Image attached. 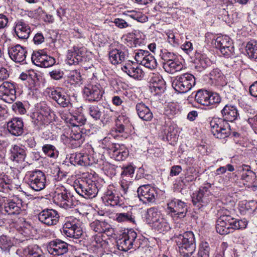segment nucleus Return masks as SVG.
Wrapping results in <instances>:
<instances>
[{"label": "nucleus", "mask_w": 257, "mask_h": 257, "mask_svg": "<svg viewBox=\"0 0 257 257\" xmlns=\"http://www.w3.org/2000/svg\"><path fill=\"white\" fill-rule=\"evenodd\" d=\"M223 118H214L210 122L212 134L218 139H224L230 135L229 125L227 121L232 122L239 117L236 107L226 104L221 110Z\"/></svg>", "instance_id": "f257e3e1"}, {"label": "nucleus", "mask_w": 257, "mask_h": 257, "mask_svg": "<svg viewBox=\"0 0 257 257\" xmlns=\"http://www.w3.org/2000/svg\"><path fill=\"white\" fill-rule=\"evenodd\" d=\"M247 225L245 219H239L229 215H223L216 221V231L221 235L233 232L235 230L243 229Z\"/></svg>", "instance_id": "f03ea898"}, {"label": "nucleus", "mask_w": 257, "mask_h": 257, "mask_svg": "<svg viewBox=\"0 0 257 257\" xmlns=\"http://www.w3.org/2000/svg\"><path fill=\"white\" fill-rule=\"evenodd\" d=\"M174 239L180 254L184 257H190L195 254L196 243L192 231L184 232L182 234H175Z\"/></svg>", "instance_id": "7ed1b4c3"}, {"label": "nucleus", "mask_w": 257, "mask_h": 257, "mask_svg": "<svg viewBox=\"0 0 257 257\" xmlns=\"http://www.w3.org/2000/svg\"><path fill=\"white\" fill-rule=\"evenodd\" d=\"M74 188L76 192L86 199L96 196L98 189L93 181L90 179H80L74 182Z\"/></svg>", "instance_id": "20e7f679"}, {"label": "nucleus", "mask_w": 257, "mask_h": 257, "mask_svg": "<svg viewBox=\"0 0 257 257\" xmlns=\"http://www.w3.org/2000/svg\"><path fill=\"white\" fill-rule=\"evenodd\" d=\"M24 180L26 183L35 191H40L46 187V175L39 170L28 171L24 177Z\"/></svg>", "instance_id": "39448f33"}, {"label": "nucleus", "mask_w": 257, "mask_h": 257, "mask_svg": "<svg viewBox=\"0 0 257 257\" xmlns=\"http://www.w3.org/2000/svg\"><path fill=\"white\" fill-rule=\"evenodd\" d=\"M195 85L194 76L190 73H184L176 76L172 82L176 91L184 93L189 91Z\"/></svg>", "instance_id": "423d86ee"}, {"label": "nucleus", "mask_w": 257, "mask_h": 257, "mask_svg": "<svg viewBox=\"0 0 257 257\" xmlns=\"http://www.w3.org/2000/svg\"><path fill=\"white\" fill-rule=\"evenodd\" d=\"M119 250L127 251L131 248H136L140 246L137 234L133 229H130L122 234V237L117 241Z\"/></svg>", "instance_id": "0eeeda50"}, {"label": "nucleus", "mask_w": 257, "mask_h": 257, "mask_svg": "<svg viewBox=\"0 0 257 257\" xmlns=\"http://www.w3.org/2000/svg\"><path fill=\"white\" fill-rule=\"evenodd\" d=\"M166 211L174 219L184 218L187 212L186 203L174 199L167 203Z\"/></svg>", "instance_id": "6e6552de"}, {"label": "nucleus", "mask_w": 257, "mask_h": 257, "mask_svg": "<svg viewBox=\"0 0 257 257\" xmlns=\"http://www.w3.org/2000/svg\"><path fill=\"white\" fill-rule=\"evenodd\" d=\"M62 232L69 237L80 238L83 233L81 222L76 218L69 219L63 225Z\"/></svg>", "instance_id": "1a4fd4ad"}, {"label": "nucleus", "mask_w": 257, "mask_h": 257, "mask_svg": "<svg viewBox=\"0 0 257 257\" xmlns=\"http://www.w3.org/2000/svg\"><path fill=\"white\" fill-rule=\"evenodd\" d=\"M195 100L201 105L211 106V108H213L220 102L221 98L217 93H211L207 90L200 89L197 91Z\"/></svg>", "instance_id": "9d476101"}, {"label": "nucleus", "mask_w": 257, "mask_h": 257, "mask_svg": "<svg viewBox=\"0 0 257 257\" xmlns=\"http://www.w3.org/2000/svg\"><path fill=\"white\" fill-rule=\"evenodd\" d=\"M55 194L54 200L65 209L73 208L77 203L75 197L64 187H62L61 192L56 191Z\"/></svg>", "instance_id": "9b49d317"}, {"label": "nucleus", "mask_w": 257, "mask_h": 257, "mask_svg": "<svg viewBox=\"0 0 257 257\" xmlns=\"http://www.w3.org/2000/svg\"><path fill=\"white\" fill-rule=\"evenodd\" d=\"M87 59V50L84 47L74 46L68 51L66 62L69 65H78Z\"/></svg>", "instance_id": "f8f14e48"}, {"label": "nucleus", "mask_w": 257, "mask_h": 257, "mask_svg": "<svg viewBox=\"0 0 257 257\" xmlns=\"http://www.w3.org/2000/svg\"><path fill=\"white\" fill-rule=\"evenodd\" d=\"M84 97L89 102L99 101L104 93L100 84H88L83 88Z\"/></svg>", "instance_id": "ddd939ff"}, {"label": "nucleus", "mask_w": 257, "mask_h": 257, "mask_svg": "<svg viewBox=\"0 0 257 257\" xmlns=\"http://www.w3.org/2000/svg\"><path fill=\"white\" fill-rule=\"evenodd\" d=\"M105 148L109 151L111 158L116 161H123L128 156V151L123 145L108 143L105 145Z\"/></svg>", "instance_id": "4468645a"}, {"label": "nucleus", "mask_w": 257, "mask_h": 257, "mask_svg": "<svg viewBox=\"0 0 257 257\" xmlns=\"http://www.w3.org/2000/svg\"><path fill=\"white\" fill-rule=\"evenodd\" d=\"M31 60L36 65L44 68L52 66L55 63V59L45 54L43 50L33 52Z\"/></svg>", "instance_id": "2eb2a0df"}, {"label": "nucleus", "mask_w": 257, "mask_h": 257, "mask_svg": "<svg viewBox=\"0 0 257 257\" xmlns=\"http://www.w3.org/2000/svg\"><path fill=\"white\" fill-rule=\"evenodd\" d=\"M16 87L13 83L5 81L0 85V98L11 103L16 99Z\"/></svg>", "instance_id": "dca6fc26"}, {"label": "nucleus", "mask_w": 257, "mask_h": 257, "mask_svg": "<svg viewBox=\"0 0 257 257\" xmlns=\"http://www.w3.org/2000/svg\"><path fill=\"white\" fill-rule=\"evenodd\" d=\"M137 192L140 201L144 203L154 202L157 196L155 188L149 184L140 186Z\"/></svg>", "instance_id": "f3484780"}, {"label": "nucleus", "mask_w": 257, "mask_h": 257, "mask_svg": "<svg viewBox=\"0 0 257 257\" xmlns=\"http://www.w3.org/2000/svg\"><path fill=\"white\" fill-rule=\"evenodd\" d=\"M58 212L52 209H45L38 214V219L42 223L51 226L56 224L59 219Z\"/></svg>", "instance_id": "a211bd4d"}, {"label": "nucleus", "mask_w": 257, "mask_h": 257, "mask_svg": "<svg viewBox=\"0 0 257 257\" xmlns=\"http://www.w3.org/2000/svg\"><path fill=\"white\" fill-rule=\"evenodd\" d=\"M103 202L107 206H121L123 204L121 200L112 186H109L102 197Z\"/></svg>", "instance_id": "6ab92c4d"}, {"label": "nucleus", "mask_w": 257, "mask_h": 257, "mask_svg": "<svg viewBox=\"0 0 257 257\" xmlns=\"http://www.w3.org/2000/svg\"><path fill=\"white\" fill-rule=\"evenodd\" d=\"M47 249L52 255H61L68 252V244L60 239H54L48 242Z\"/></svg>", "instance_id": "aec40b11"}, {"label": "nucleus", "mask_w": 257, "mask_h": 257, "mask_svg": "<svg viewBox=\"0 0 257 257\" xmlns=\"http://www.w3.org/2000/svg\"><path fill=\"white\" fill-rule=\"evenodd\" d=\"M212 194L207 187H201L199 190L194 192L192 195V201L194 205L197 203H201L202 206L210 202Z\"/></svg>", "instance_id": "412c9836"}, {"label": "nucleus", "mask_w": 257, "mask_h": 257, "mask_svg": "<svg viewBox=\"0 0 257 257\" xmlns=\"http://www.w3.org/2000/svg\"><path fill=\"white\" fill-rule=\"evenodd\" d=\"M50 111V109L48 108L45 111L33 113L32 121L37 130L42 129L46 124L49 123L51 117Z\"/></svg>", "instance_id": "4be33fe9"}, {"label": "nucleus", "mask_w": 257, "mask_h": 257, "mask_svg": "<svg viewBox=\"0 0 257 257\" xmlns=\"http://www.w3.org/2000/svg\"><path fill=\"white\" fill-rule=\"evenodd\" d=\"M70 163L74 165L81 166H87L94 163L93 158L87 154L77 153L71 154L70 159Z\"/></svg>", "instance_id": "5701e85b"}, {"label": "nucleus", "mask_w": 257, "mask_h": 257, "mask_svg": "<svg viewBox=\"0 0 257 257\" xmlns=\"http://www.w3.org/2000/svg\"><path fill=\"white\" fill-rule=\"evenodd\" d=\"M7 128L8 132L14 136H20L24 133V122L19 117H15L9 121Z\"/></svg>", "instance_id": "b1692460"}, {"label": "nucleus", "mask_w": 257, "mask_h": 257, "mask_svg": "<svg viewBox=\"0 0 257 257\" xmlns=\"http://www.w3.org/2000/svg\"><path fill=\"white\" fill-rule=\"evenodd\" d=\"M165 82L159 74L153 73L150 80V88L152 92L159 94L164 91Z\"/></svg>", "instance_id": "393cba45"}, {"label": "nucleus", "mask_w": 257, "mask_h": 257, "mask_svg": "<svg viewBox=\"0 0 257 257\" xmlns=\"http://www.w3.org/2000/svg\"><path fill=\"white\" fill-rule=\"evenodd\" d=\"M27 53L26 48L20 45L12 47L8 51L10 58L16 63L23 62L26 58Z\"/></svg>", "instance_id": "a878e982"}, {"label": "nucleus", "mask_w": 257, "mask_h": 257, "mask_svg": "<svg viewBox=\"0 0 257 257\" xmlns=\"http://www.w3.org/2000/svg\"><path fill=\"white\" fill-rule=\"evenodd\" d=\"M49 96L63 107H67L70 104V96L59 88L51 90Z\"/></svg>", "instance_id": "bb28decb"}, {"label": "nucleus", "mask_w": 257, "mask_h": 257, "mask_svg": "<svg viewBox=\"0 0 257 257\" xmlns=\"http://www.w3.org/2000/svg\"><path fill=\"white\" fill-rule=\"evenodd\" d=\"M15 32L19 39H27L29 37L31 29L26 22L19 20L15 23Z\"/></svg>", "instance_id": "cd10ccee"}, {"label": "nucleus", "mask_w": 257, "mask_h": 257, "mask_svg": "<svg viewBox=\"0 0 257 257\" xmlns=\"http://www.w3.org/2000/svg\"><path fill=\"white\" fill-rule=\"evenodd\" d=\"M10 159L13 162H24L26 156L25 148L23 146L14 145L10 150Z\"/></svg>", "instance_id": "c85d7f7f"}, {"label": "nucleus", "mask_w": 257, "mask_h": 257, "mask_svg": "<svg viewBox=\"0 0 257 257\" xmlns=\"http://www.w3.org/2000/svg\"><path fill=\"white\" fill-rule=\"evenodd\" d=\"M22 201L17 197L14 198L11 201L5 203L4 205L5 211L9 215L19 214L21 211V206Z\"/></svg>", "instance_id": "c756f323"}, {"label": "nucleus", "mask_w": 257, "mask_h": 257, "mask_svg": "<svg viewBox=\"0 0 257 257\" xmlns=\"http://www.w3.org/2000/svg\"><path fill=\"white\" fill-rule=\"evenodd\" d=\"M109 56L111 62L114 65L124 63L128 57L126 51H122L116 49L110 51Z\"/></svg>", "instance_id": "7c9ffc66"}, {"label": "nucleus", "mask_w": 257, "mask_h": 257, "mask_svg": "<svg viewBox=\"0 0 257 257\" xmlns=\"http://www.w3.org/2000/svg\"><path fill=\"white\" fill-rule=\"evenodd\" d=\"M136 109L139 117L145 121H151L153 114L149 107L143 102L137 103L136 105Z\"/></svg>", "instance_id": "2f4dec72"}, {"label": "nucleus", "mask_w": 257, "mask_h": 257, "mask_svg": "<svg viewBox=\"0 0 257 257\" xmlns=\"http://www.w3.org/2000/svg\"><path fill=\"white\" fill-rule=\"evenodd\" d=\"M22 254L24 257H45L42 250L37 245L25 247Z\"/></svg>", "instance_id": "473e14b6"}, {"label": "nucleus", "mask_w": 257, "mask_h": 257, "mask_svg": "<svg viewBox=\"0 0 257 257\" xmlns=\"http://www.w3.org/2000/svg\"><path fill=\"white\" fill-rule=\"evenodd\" d=\"M162 217L161 213L157 208H151L148 209L146 216V221L153 226Z\"/></svg>", "instance_id": "72a5a7b5"}, {"label": "nucleus", "mask_w": 257, "mask_h": 257, "mask_svg": "<svg viewBox=\"0 0 257 257\" xmlns=\"http://www.w3.org/2000/svg\"><path fill=\"white\" fill-rule=\"evenodd\" d=\"M115 124L116 131L119 133H123L131 125L129 118L124 115H119L115 120Z\"/></svg>", "instance_id": "f704fd0d"}, {"label": "nucleus", "mask_w": 257, "mask_h": 257, "mask_svg": "<svg viewBox=\"0 0 257 257\" xmlns=\"http://www.w3.org/2000/svg\"><path fill=\"white\" fill-rule=\"evenodd\" d=\"M91 229L93 231L101 233L108 231L110 228V225L104 221L95 220L90 224Z\"/></svg>", "instance_id": "c9c22d12"}, {"label": "nucleus", "mask_w": 257, "mask_h": 257, "mask_svg": "<svg viewBox=\"0 0 257 257\" xmlns=\"http://www.w3.org/2000/svg\"><path fill=\"white\" fill-rule=\"evenodd\" d=\"M163 67L166 72L173 74L181 70L183 68V65L181 62L175 59L167 63H163Z\"/></svg>", "instance_id": "e433bc0d"}, {"label": "nucleus", "mask_w": 257, "mask_h": 257, "mask_svg": "<svg viewBox=\"0 0 257 257\" xmlns=\"http://www.w3.org/2000/svg\"><path fill=\"white\" fill-rule=\"evenodd\" d=\"M255 178V173L248 169L243 171L241 175V179L243 181V184L248 187L253 186Z\"/></svg>", "instance_id": "4c0bfd02"}, {"label": "nucleus", "mask_w": 257, "mask_h": 257, "mask_svg": "<svg viewBox=\"0 0 257 257\" xmlns=\"http://www.w3.org/2000/svg\"><path fill=\"white\" fill-rule=\"evenodd\" d=\"M67 122L74 128H78L85 124L86 119L82 115H71L67 118Z\"/></svg>", "instance_id": "58836bf2"}, {"label": "nucleus", "mask_w": 257, "mask_h": 257, "mask_svg": "<svg viewBox=\"0 0 257 257\" xmlns=\"http://www.w3.org/2000/svg\"><path fill=\"white\" fill-rule=\"evenodd\" d=\"M152 227L160 233L168 231L171 229L170 224L163 217L156 222Z\"/></svg>", "instance_id": "ea45409f"}, {"label": "nucleus", "mask_w": 257, "mask_h": 257, "mask_svg": "<svg viewBox=\"0 0 257 257\" xmlns=\"http://www.w3.org/2000/svg\"><path fill=\"white\" fill-rule=\"evenodd\" d=\"M245 49L248 57L257 61V42L254 40L248 42Z\"/></svg>", "instance_id": "a19ab883"}, {"label": "nucleus", "mask_w": 257, "mask_h": 257, "mask_svg": "<svg viewBox=\"0 0 257 257\" xmlns=\"http://www.w3.org/2000/svg\"><path fill=\"white\" fill-rule=\"evenodd\" d=\"M42 150L44 154L48 157L56 159L58 156V151L55 147L52 145H44L42 147Z\"/></svg>", "instance_id": "79ce46f5"}, {"label": "nucleus", "mask_w": 257, "mask_h": 257, "mask_svg": "<svg viewBox=\"0 0 257 257\" xmlns=\"http://www.w3.org/2000/svg\"><path fill=\"white\" fill-rule=\"evenodd\" d=\"M214 45L216 48L220 49L228 46L230 47V46L232 45V43L228 36H221L216 38Z\"/></svg>", "instance_id": "37998d69"}, {"label": "nucleus", "mask_w": 257, "mask_h": 257, "mask_svg": "<svg viewBox=\"0 0 257 257\" xmlns=\"http://www.w3.org/2000/svg\"><path fill=\"white\" fill-rule=\"evenodd\" d=\"M102 110H103V108H99L98 105L91 104L88 106V112L89 114L96 120L101 119L100 116H101Z\"/></svg>", "instance_id": "c03bdc74"}, {"label": "nucleus", "mask_w": 257, "mask_h": 257, "mask_svg": "<svg viewBox=\"0 0 257 257\" xmlns=\"http://www.w3.org/2000/svg\"><path fill=\"white\" fill-rule=\"evenodd\" d=\"M116 220L118 222H129L134 223L135 218L131 212H127L126 213H117Z\"/></svg>", "instance_id": "a18cd8bd"}, {"label": "nucleus", "mask_w": 257, "mask_h": 257, "mask_svg": "<svg viewBox=\"0 0 257 257\" xmlns=\"http://www.w3.org/2000/svg\"><path fill=\"white\" fill-rule=\"evenodd\" d=\"M84 134L82 132V130L80 128H74L71 130L70 134V139L71 140L79 141V144L83 143L84 140Z\"/></svg>", "instance_id": "49530a36"}, {"label": "nucleus", "mask_w": 257, "mask_h": 257, "mask_svg": "<svg viewBox=\"0 0 257 257\" xmlns=\"http://www.w3.org/2000/svg\"><path fill=\"white\" fill-rule=\"evenodd\" d=\"M198 177V172L193 167H189L186 170L185 177L182 182L185 184V183H189L193 181L196 179Z\"/></svg>", "instance_id": "de8ad7c7"}, {"label": "nucleus", "mask_w": 257, "mask_h": 257, "mask_svg": "<svg viewBox=\"0 0 257 257\" xmlns=\"http://www.w3.org/2000/svg\"><path fill=\"white\" fill-rule=\"evenodd\" d=\"M141 65H144L146 68L150 69L151 70H153L156 68L157 63L154 57L150 53L148 55L146 58L145 59Z\"/></svg>", "instance_id": "09e8293b"}, {"label": "nucleus", "mask_w": 257, "mask_h": 257, "mask_svg": "<svg viewBox=\"0 0 257 257\" xmlns=\"http://www.w3.org/2000/svg\"><path fill=\"white\" fill-rule=\"evenodd\" d=\"M13 246L11 239L6 235L0 236V248L4 251L9 250Z\"/></svg>", "instance_id": "8fccbe9b"}, {"label": "nucleus", "mask_w": 257, "mask_h": 257, "mask_svg": "<svg viewBox=\"0 0 257 257\" xmlns=\"http://www.w3.org/2000/svg\"><path fill=\"white\" fill-rule=\"evenodd\" d=\"M67 77L70 83L72 84L78 83L81 80L80 73L77 70L70 71Z\"/></svg>", "instance_id": "3c124183"}, {"label": "nucleus", "mask_w": 257, "mask_h": 257, "mask_svg": "<svg viewBox=\"0 0 257 257\" xmlns=\"http://www.w3.org/2000/svg\"><path fill=\"white\" fill-rule=\"evenodd\" d=\"M100 121L103 124H106L112 120V111L108 108H103L102 110L101 116H100Z\"/></svg>", "instance_id": "603ef678"}, {"label": "nucleus", "mask_w": 257, "mask_h": 257, "mask_svg": "<svg viewBox=\"0 0 257 257\" xmlns=\"http://www.w3.org/2000/svg\"><path fill=\"white\" fill-rule=\"evenodd\" d=\"M210 247L207 242H203L200 247L198 257H209Z\"/></svg>", "instance_id": "864d4df0"}, {"label": "nucleus", "mask_w": 257, "mask_h": 257, "mask_svg": "<svg viewBox=\"0 0 257 257\" xmlns=\"http://www.w3.org/2000/svg\"><path fill=\"white\" fill-rule=\"evenodd\" d=\"M149 54L150 52L148 51L139 50L137 52H136L135 56V60L138 62H140V64H142V62Z\"/></svg>", "instance_id": "5fc2aeb1"}, {"label": "nucleus", "mask_w": 257, "mask_h": 257, "mask_svg": "<svg viewBox=\"0 0 257 257\" xmlns=\"http://www.w3.org/2000/svg\"><path fill=\"white\" fill-rule=\"evenodd\" d=\"M121 176L122 178L125 177H132L134 173L135 168L132 165H127L122 168Z\"/></svg>", "instance_id": "6e6d98bb"}, {"label": "nucleus", "mask_w": 257, "mask_h": 257, "mask_svg": "<svg viewBox=\"0 0 257 257\" xmlns=\"http://www.w3.org/2000/svg\"><path fill=\"white\" fill-rule=\"evenodd\" d=\"M116 167L114 165L111 164L105 163L103 164V169L107 175L111 176L115 175L116 174Z\"/></svg>", "instance_id": "4d7b16f0"}, {"label": "nucleus", "mask_w": 257, "mask_h": 257, "mask_svg": "<svg viewBox=\"0 0 257 257\" xmlns=\"http://www.w3.org/2000/svg\"><path fill=\"white\" fill-rule=\"evenodd\" d=\"M199 64L202 68H206L211 64V61L205 54H201L199 58Z\"/></svg>", "instance_id": "13d9d810"}, {"label": "nucleus", "mask_w": 257, "mask_h": 257, "mask_svg": "<svg viewBox=\"0 0 257 257\" xmlns=\"http://www.w3.org/2000/svg\"><path fill=\"white\" fill-rule=\"evenodd\" d=\"M49 75L53 79L60 80L63 77L64 73L60 69H57L50 72Z\"/></svg>", "instance_id": "bf43d9fd"}, {"label": "nucleus", "mask_w": 257, "mask_h": 257, "mask_svg": "<svg viewBox=\"0 0 257 257\" xmlns=\"http://www.w3.org/2000/svg\"><path fill=\"white\" fill-rule=\"evenodd\" d=\"M210 79L216 81H219L223 77L220 70L218 69H213L210 73Z\"/></svg>", "instance_id": "052dcab7"}, {"label": "nucleus", "mask_w": 257, "mask_h": 257, "mask_svg": "<svg viewBox=\"0 0 257 257\" xmlns=\"http://www.w3.org/2000/svg\"><path fill=\"white\" fill-rule=\"evenodd\" d=\"M219 50L221 53L225 57H230L233 55L234 53V47L232 45L230 46V47L228 46L223 47Z\"/></svg>", "instance_id": "680f3d73"}, {"label": "nucleus", "mask_w": 257, "mask_h": 257, "mask_svg": "<svg viewBox=\"0 0 257 257\" xmlns=\"http://www.w3.org/2000/svg\"><path fill=\"white\" fill-rule=\"evenodd\" d=\"M162 58L164 61L163 63H167L175 60L176 55L173 53L165 51L162 54Z\"/></svg>", "instance_id": "e2e57ef3"}, {"label": "nucleus", "mask_w": 257, "mask_h": 257, "mask_svg": "<svg viewBox=\"0 0 257 257\" xmlns=\"http://www.w3.org/2000/svg\"><path fill=\"white\" fill-rule=\"evenodd\" d=\"M124 63V65L121 67L122 70L127 73L128 71L132 68L133 67L136 66L137 64L130 60H126Z\"/></svg>", "instance_id": "0e129e2a"}, {"label": "nucleus", "mask_w": 257, "mask_h": 257, "mask_svg": "<svg viewBox=\"0 0 257 257\" xmlns=\"http://www.w3.org/2000/svg\"><path fill=\"white\" fill-rule=\"evenodd\" d=\"M9 19L6 15L0 14V29H3L8 26Z\"/></svg>", "instance_id": "69168bd1"}, {"label": "nucleus", "mask_w": 257, "mask_h": 257, "mask_svg": "<svg viewBox=\"0 0 257 257\" xmlns=\"http://www.w3.org/2000/svg\"><path fill=\"white\" fill-rule=\"evenodd\" d=\"M13 107L15 111H18L21 114H25L26 112V109L21 102H16L13 104Z\"/></svg>", "instance_id": "338daca9"}, {"label": "nucleus", "mask_w": 257, "mask_h": 257, "mask_svg": "<svg viewBox=\"0 0 257 257\" xmlns=\"http://www.w3.org/2000/svg\"><path fill=\"white\" fill-rule=\"evenodd\" d=\"M114 23L120 29L125 28L131 26L124 20L118 18L114 19Z\"/></svg>", "instance_id": "774afa93"}]
</instances>
